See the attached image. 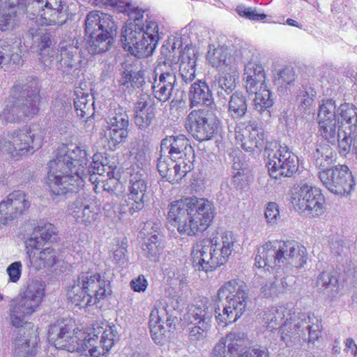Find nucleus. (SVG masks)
I'll list each match as a JSON object with an SVG mask.
<instances>
[{"label": "nucleus", "mask_w": 357, "mask_h": 357, "mask_svg": "<svg viewBox=\"0 0 357 357\" xmlns=\"http://www.w3.org/2000/svg\"><path fill=\"white\" fill-rule=\"evenodd\" d=\"M88 93H81V95L77 94V98L74 100V106L76 114L81 118L87 117L93 113V103L90 102Z\"/></svg>", "instance_id": "nucleus-44"}, {"label": "nucleus", "mask_w": 357, "mask_h": 357, "mask_svg": "<svg viewBox=\"0 0 357 357\" xmlns=\"http://www.w3.org/2000/svg\"><path fill=\"white\" fill-rule=\"evenodd\" d=\"M112 292L110 282L98 273H82L68 292L72 304L86 307L96 304Z\"/></svg>", "instance_id": "nucleus-7"}, {"label": "nucleus", "mask_w": 357, "mask_h": 357, "mask_svg": "<svg viewBox=\"0 0 357 357\" xmlns=\"http://www.w3.org/2000/svg\"><path fill=\"white\" fill-rule=\"evenodd\" d=\"M25 251L30 265L37 270L55 269L63 262L58 250L52 247L40 249L34 239H26Z\"/></svg>", "instance_id": "nucleus-15"}, {"label": "nucleus", "mask_w": 357, "mask_h": 357, "mask_svg": "<svg viewBox=\"0 0 357 357\" xmlns=\"http://www.w3.org/2000/svg\"><path fill=\"white\" fill-rule=\"evenodd\" d=\"M264 132L255 121L238 123L235 128V137L243 149L253 151L264 145Z\"/></svg>", "instance_id": "nucleus-19"}, {"label": "nucleus", "mask_w": 357, "mask_h": 357, "mask_svg": "<svg viewBox=\"0 0 357 357\" xmlns=\"http://www.w3.org/2000/svg\"><path fill=\"white\" fill-rule=\"evenodd\" d=\"M126 238H123L122 240H116L115 245L118 246L116 249L114 248V259L117 263L123 264L126 262Z\"/></svg>", "instance_id": "nucleus-61"}, {"label": "nucleus", "mask_w": 357, "mask_h": 357, "mask_svg": "<svg viewBox=\"0 0 357 357\" xmlns=\"http://www.w3.org/2000/svg\"><path fill=\"white\" fill-rule=\"evenodd\" d=\"M206 61L220 72L234 70L237 66L236 57L225 45H218L210 49L206 54Z\"/></svg>", "instance_id": "nucleus-25"}, {"label": "nucleus", "mask_w": 357, "mask_h": 357, "mask_svg": "<svg viewBox=\"0 0 357 357\" xmlns=\"http://www.w3.org/2000/svg\"><path fill=\"white\" fill-rule=\"evenodd\" d=\"M335 111L336 104L334 100L331 98L322 100L319 107L317 120L336 121L337 116Z\"/></svg>", "instance_id": "nucleus-45"}, {"label": "nucleus", "mask_w": 357, "mask_h": 357, "mask_svg": "<svg viewBox=\"0 0 357 357\" xmlns=\"http://www.w3.org/2000/svg\"><path fill=\"white\" fill-rule=\"evenodd\" d=\"M254 94L255 95L254 106L255 109L260 113L266 111L273 106V101L271 98V92L268 89L267 85L264 86V89H259V90H257V93H255Z\"/></svg>", "instance_id": "nucleus-42"}, {"label": "nucleus", "mask_w": 357, "mask_h": 357, "mask_svg": "<svg viewBox=\"0 0 357 357\" xmlns=\"http://www.w3.org/2000/svg\"><path fill=\"white\" fill-rule=\"evenodd\" d=\"M201 223H210L213 218L211 204L204 198L185 197L172 202L167 219L170 223H193L195 218Z\"/></svg>", "instance_id": "nucleus-9"}, {"label": "nucleus", "mask_w": 357, "mask_h": 357, "mask_svg": "<svg viewBox=\"0 0 357 357\" xmlns=\"http://www.w3.org/2000/svg\"><path fill=\"white\" fill-rule=\"evenodd\" d=\"M70 328L63 321L52 324L48 331L49 342L56 349L80 353L79 357H100L113 347L116 331L112 327L106 328L98 340L94 331H74L70 335Z\"/></svg>", "instance_id": "nucleus-2"}, {"label": "nucleus", "mask_w": 357, "mask_h": 357, "mask_svg": "<svg viewBox=\"0 0 357 357\" xmlns=\"http://www.w3.org/2000/svg\"><path fill=\"white\" fill-rule=\"evenodd\" d=\"M323 185L331 192L348 195L354 190L356 182L351 171L346 165H336L320 174Z\"/></svg>", "instance_id": "nucleus-14"}, {"label": "nucleus", "mask_w": 357, "mask_h": 357, "mask_svg": "<svg viewBox=\"0 0 357 357\" xmlns=\"http://www.w3.org/2000/svg\"><path fill=\"white\" fill-rule=\"evenodd\" d=\"M195 56L190 57L188 52L184 50L181 55L179 72L186 83L193 81L195 78Z\"/></svg>", "instance_id": "nucleus-39"}, {"label": "nucleus", "mask_w": 357, "mask_h": 357, "mask_svg": "<svg viewBox=\"0 0 357 357\" xmlns=\"http://www.w3.org/2000/svg\"><path fill=\"white\" fill-rule=\"evenodd\" d=\"M86 155V150L77 145L63 144L57 148L56 158L49 162L45 182L51 195H63L84 185L79 171Z\"/></svg>", "instance_id": "nucleus-1"}, {"label": "nucleus", "mask_w": 357, "mask_h": 357, "mask_svg": "<svg viewBox=\"0 0 357 357\" xmlns=\"http://www.w3.org/2000/svg\"><path fill=\"white\" fill-rule=\"evenodd\" d=\"M317 96L315 90L312 87L305 88L303 90H300L296 97V100L299 103V106L304 109H310L313 105L314 100Z\"/></svg>", "instance_id": "nucleus-54"}, {"label": "nucleus", "mask_w": 357, "mask_h": 357, "mask_svg": "<svg viewBox=\"0 0 357 357\" xmlns=\"http://www.w3.org/2000/svg\"><path fill=\"white\" fill-rule=\"evenodd\" d=\"M306 248L294 241H268L258 248L255 266L258 268H301L306 263Z\"/></svg>", "instance_id": "nucleus-4"}, {"label": "nucleus", "mask_w": 357, "mask_h": 357, "mask_svg": "<svg viewBox=\"0 0 357 357\" xmlns=\"http://www.w3.org/2000/svg\"><path fill=\"white\" fill-rule=\"evenodd\" d=\"M34 1L38 3L45 2L44 6L39 9L38 14V21L42 25L62 24L65 22V20H61L64 17L62 0Z\"/></svg>", "instance_id": "nucleus-26"}, {"label": "nucleus", "mask_w": 357, "mask_h": 357, "mask_svg": "<svg viewBox=\"0 0 357 357\" xmlns=\"http://www.w3.org/2000/svg\"><path fill=\"white\" fill-rule=\"evenodd\" d=\"M31 202L24 191L17 190L10 192L6 200L0 202V223H8L24 214L30 208Z\"/></svg>", "instance_id": "nucleus-20"}, {"label": "nucleus", "mask_w": 357, "mask_h": 357, "mask_svg": "<svg viewBox=\"0 0 357 357\" xmlns=\"http://www.w3.org/2000/svg\"><path fill=\"white\" fill-rule=\"evenodd\" d=\"M102 12L98 10H93L89 12L85 20V31L86 34L91 38L94 39L98 32L100 31V26L101 23Z\"/></svg>", "instance_id": "nucleus-46"}, {"label": "nucleus", "mask_w": 357, "mask_h": 357, "mask_svg": "<svg viewBox=\"0 0 357 357\" xmlns=\"http://www.w3.org/2000/svg\"><path fill=\"white\" fill-rule=\"evenodd\" d=\"M238 357H270L268 350L264 347L257 346L249 348Z\"/></svg>", "instance_id": "nucleus-64"}, {"label": "nucleus", "mask_w": 357, "mask_h": 357, "mask_svg": "<svg viewBox=\"0 0 357 357\" xmlns=\"http://www.w3.org/2000/svg\"><path fill=\"white\" fill-rule=\"evenodd\" d=\"M156 115L155 100L150 95L142 94L134 105V121L140 129L148 128Z\"/></svg>", "instance_id": "nucleus-23"}, {"label": "nucleus", "mask_w": 357, "mask_h": 357, "mask_svg": "<svg viewBox=\"0 0 357 357\" xmlns=\"http://www.w3.org/2000/svg\"><path fill=\"white\" fill-rule=\"evenodd\" d=\"M172 310L169 309L167 304L159 303L150 314L149 328L153 340L156 344H161L165 337L166 328H172Z\"/></svg>", "instance_id": "nucleus-21"}, {"label": "nucleus", "mask_w": 357, "mask_h": 357, "mask_svg": "<svg viewBox=\"0 0 357 357\" xmlns=\"http://www.w3.org/2000/svg\"><path fill=\"white\" fill-rule=\"evenodd\" d=\"M265 217L268 223H275L280 220L278 205L275 202H269L265 210Z\"/></svg>", "instance_id": "nucleus-63"}, {"label": "nucleus", "mask_w": 357, "mask_h": 357, "mask_svg": "<svg viewBox=\"0 0 357 357\" xmlns=\"http://www.w3.org/2000/svg\"><path fill=\"white\" fill-rule=\"evenodd\" d=\"M128 136V128L109 127L107 138L114 146L120 144Z\"/></svg>", "instance_id": "nucleus-56"}, {"label": "nucleus", "mask_w": 357, "mask_h": 357, "mask_svg": "<svg viewBox=\"0 0 357 357\" xmlns=\"http://www.w3.org/2000/svg\"><path fill=\"white\" fill-rule=\"evenodd\" d=\"M295 211L308 213L312 217H319L326 211L325 197L320 189L303 185L296 191L291 200Z\"/></svg>", "instance_id": "nucleus-13"}, {"label": "nucleus", "mask_w": 357, "mask_h": 357, "mask_svg": "<svg viewBox=\"0 0 357 357\" xmlns=\"http://www.w3.org/2000/svg\"><path fill=\"white\" fill-rule=\"evenodd\" d=\"M96 202L89 196H79L68 207V215L77 223H91L98 213Z\"/></svg>", "instance_id": "nucleus-22"}, {"label": "nucleus", "mask_w": 357, "mask_h": 357, "mask_svg": "<svg viewBox=\"0 0 357 357\" xmlns=\"http://www.w3.org/2000/svg\"><path fill=\"white\" fill-rule=\"evenodd\" d=\"M245 335L242 332H231L225 337L220 339H225V345L227 344L228 354L231 356L236 354L245 344Z\"/></svg>", "instance_id": "nucleus-43"}, {"label": "nucleus", "mask_w": 357, "mask_h": 357, "mask_svg": "<svg viewBox=\"0 0 357 357\" xmlns=\"http://www.w3.org/2000/svg\"><path fill=\"white\" fill-rule=\"evenodd\" d=\"M357 121V112L356 107L349 103L342 104L338 109L337 122L338 131L343 130L351 132L352 127Z\"/></svg>", "instance_id": "nucleus-31"}, {"label": "nucleus", "mask_w": 357, "mask_h": 357, "mask_svg": "<svg viewBox=\"0 0 357 357\" xmlns=\"http://www.w3.org/2000/svg\"><path fill=\"white\" fill-rule=\"evenodd\" d=\"M44 291L45 288L41 282L32 280L28 284L22 297L13 301L10 316L13 326H22L25 317L37 310L43 300Z\"/></svg>", "instance_id": "nucleus-10"}, {"label": "nucleus", "mask_w": 357, "mask_h": 357, "mask_svg": "<svg viewBox=\"0 0 357 357\" xmlns=\"http://www.w3.org/2000/svg\"><path fill=\"white\" fill-rule=\"evenodd\" d=\"M243 80L249 95H253L259 89H264L267 83L264 66L259 63L249 61L245 66Z\"/></svg>", "instance_id": "nucleus-24"}, {"label": "nucleus", "mask_w": 357, "mask_h": 357, "mask_svg": "<svg viewBox=\"0 0 357 357\" xmlns=\"http://www.w3.org/2000/svg\"><path fill=\"white\" fill-rule=\"evenodd\" d=\"M296 77V76L294 69L287 66L280 70L278 77H275V82H277L280 87L287 89L294 83Z\"/></svg>", "instance_id": "nucleus-52"}, {"label": "nucleus", "mask_w": 357, "mask_h": 357, "mask_svg": "<svg viewBox=\"0 0 357 357\" xmlns=\"http://www.w3.org/2000/svg\"><path fill=\"white\" fill-rule=\"evenodd\" d=\"M344 133L343 137L338 139V151L340 155L347 156L351 150L354 139L350 136L349 130H342Z\"/></svg>", "instance_id": "nucleus-57"}, {"label": "nucleus", "mask_w": 357, "mask_h": 357, "mask_svg": "<svg viewBox=\"0 0 357 357\" xmlns=\"http://www.w3.org/2000/svg\"><path fill=\"white\" fill-rule=\"evenodd\" d=\"M100 33L95 37L96 45L100 51L105 52L109 50L114 38L116 35L117 26L112 15L102 13Z\"/></svg>", "instance_id": "nucleus-28"}, {"label": "nucleus", "mask_w": 357, "mask_h": 357, "mask_svg": "<svg viewBox=\"0 0 357 357\" xmlns=\"http://www.w3.org/2000/svg\"><path fill=\"white\" fill-rule=\"evenodd\" d=\"M41 142L40 137L32 134L30 128H24L12 133L8 141L4 142L3 149L13 157L21 156L39 148Z\"/></svg>", "instance_id": "nucleus-17"}, {"label": "nucleus", "mask_w": 357, "mask_h": 357, "mask_svg": "<svg viewBox=\"0 0 357 357\" xmlns=\"http://www.w3.org/2000/svg\"><path fill=\"white\" fill-rule=\"evenodd\" d=\"M56 235L57 231L54 225H38L34 227L31 236L27 239H34L38 242V246H42L47 242L55 241Z\"/></svg>", "instance_id": "nucleus-36"}, {"label": "nucleus", "mask_w": 357, "mask_h": 357, "mask_svg": "<svg viewBox=\"0 0 357 357\" xmlns=\"http://www.w3.org/2000/svg\"><path fill=\"white\" fill-rule=\"evenodd\" d=\"M213 307L206 297L196 299L190 307L188 312V319H204L213 317Z\"/></svg>", "instance_id": "nucleus-33"}, {"label": "nucleus", "mask_w": 357, "mask_h": 357, "mask_svg": "<svg viewBox=\"0 0 357 357\" xmlns=\"http://www.w3.org/2000/svg\"><path fill=\"white\" fill-rule=\"evenodd\" d=\"M303 318H301L298 317V321H300L301 327L299 331H298V337L293 338L294 340H299L300 338V333H303L304 330H307L309 333V341L314 342L317 340L320 336L319 326V325H310V317L307 316H303Z\"/></svg>", "instance_id": "nucleus-50"}, {"label": "nucleus", "mask_w": 357, "mask_h": 357, "mask_svg": "<svg viewBox=\"0 0 357 357\" xmlns=\"http://www.w3.org/2000/svg\"><path fill=\"white\" fill-rule=\"evenodd\" d=\"M263 319L270 331L279 329L281 339L286 344L292 342L291 338L298 337L301 327L298 316L284 306L272 307L264 312Z\"/></svg>", "instance_id": "nucleus-11"}, {"label": "nucleus", "mask_w": 357, "mask_h": 357, "mask_svg": "<svg viewBox=\"0 0 357 357\" xmlns=\"http://www.w3.org/2000/svg\"><path fill=\"white\" fill-rule=\"evenodd\" d=\"M121 173L116 167L112 169L107 173V178L102 181V188L110 193H117L123 189V185L121 181Z\"/></svg>", "instance_id": "nucleus-40"}, {"label": "nucleus", "mask_w": 357, "mask_h": 357, "mask_svg": "<svg viewBox=\"0 0 357 357\" xmlns=\"http://www.w3.org/2000/svg\"><path fill=\"white\" fill-rule=\"evenodd\" d=\"M20 56L17 53H13V47L5 41H0V66L18 63Z\"/></svg>", "instance_id": "nucleus-49"}, {"label": "nucleus", "mask_w": 357, "mask_h": 357, "mask_svg": "<svg viewBox=\"0 0 357 357\" xmlns=\"http://www.w3.org/2000/svg\"><path fill=\"white\" fill-rule=\"evenodd\" d=\"M189 100L190 107L211 104L212 93L206 82L199 79L191 85Z\"/></svg>", "instance_id": "nucleus-30"}, {"label": "nucleus", "mask_w": 357, "mask_h": 357, "mask_svg": "<svg viewBox=\"0 0 357 357\" xmlns=\"http://www.w3.org/2000/svg\"><path fill=\"white\" fill-rule=\"evenodd\" d=\"M247 108L246 98L242 93L235 92L231 96L228 112L233 119L243 117L247 112Z\"/></svg>", "instance_id": "nucleus-37"}, {"label": "nucleus", "mask_w": 357, "mask_h": 357, "mask_svg": "<svg viewBox=\"0 0 357 357\" xmlns=\"http://www.w3.org/2000/svg\"><path fill=\"white\" fill-rule=\"evenodd\" d=\"M142 250L146 257L155 261L162 250L158 236L155 234L151 235L147 241H145L142 245Z\"/></svg>", "instance_id": "nucleus-48"}, {"label": "nucleus", "mask_w": 357, "mask_h": 357, "mask_svg": "<svg viewBox=\"0 0 357 357\" xmlns=\"http://www.w3.org/2000/svg\"><path fill=\"white\" fill-rule=\"evenodd\" d=\"M195 157V152H192L190 155L186 154L178 156V158H172L176 169L177 168L174 173L176 172L177 174L172 175L171 178L173 180L181 181L193 169Z\"/></svg>", "instance_id": "nucleus-35"}, {"label": "nucleus", "mask_w": 357, "mask_h": 357, "mask_svg": "<svg viewBox=\"0 0 357 357\" xmlns=\"http://www.w3.org/2000/svg\"><path fill=\"white\" fill-rule=\"evenodd\" d=\"M157 168L160 175L166 181H168L172 184L177 183L181 181L173 180L171 177L172 175L177 174V172H174L177 170L174 165V162L172 158H167V156H161L158 161Z\"/></svg>", "instance_id": "nucleus-41"}, {"label": "nucleus", "mask_w": 357, "mask_h": 357, "mask_svg": "<svg viewBox=\"0 0 357 357\" xmlns=\"http://www.w3.org/2000/svg\"><path fill=\"white\" fill-rule=\"evenodd\" d=\"M288 286L285 277L274 278L267 281L261 288V294L264 297H275L284 293Z\"/></svg>", "instance_id": "nucleus-38"}, {"label": "nucleus", "mask_w": 357, "mask_h": 357, "mask_svg": "<svg viewBox=\"0 0 357 357\" xmlns=\"http://www.w3.org/2000/svg\"><path fill=\"white\" fill-rule=\"evenodd\" d=\"M161 150L167 152V158H178V156L195 152L189 139L183 135L167 136L162 140Z\"/></svg>", "instance_id": "nucleus-27"}, {"label": "nucleus", "mask_w": 357, "mask_h": 357, "mask_svg": "<svg viewBox=\"0 0 357 357\" xmlns=\"http://www.w3.org/2000/svg\"><path fill=\"white\" fill-rule=\"evenodd\" d=\"M233 168L236 172H234V181L236 183L237 187L241 189H244L249 185L251 180V176L246 169L241 167L240 163H234Z\"/></svg>", "instance_id": "nucleus-53"}, {"label": "nucleus", "mask_w": 357, "mask_h": 357, "mask_svg": "<svg viewBox=\"0 0 357 357\" xmlns=\"http://www.w3.org/2000/svg\"><path fill=\"white\" fill-rule=\"evenodd\" d=\"M269 175L275 179L290 177L298 169L297 156L287 146H280L267 164Z\"/></svg>", "instance_id": "nucleus-16"}, {"label": "nucleus", "mask_w": 357, "mask_h": 357, "mask_svg": "<svg viewBox=\"0 0 357 357\" xmlns=\"http://www.w3.org/2000/svg\"><path fill=\"white\" fill-rule=\"evenodd\" d=\"M22 272V264L21 261L13 262L6 268V273L9 278L8 280L14 283L20 280Z\"/></svg>", "instance_id": "nucleus-62"}, {"label": "nucleus", "mask_w": 357, "mask_h": 357, "mask_svg": "<svg viewBox=\"0 0 357 357\" xmlns=\"http://www.w3.org/2000/svg\"><path fill=\"white\" fill-rule=\"evenodd\" d=\"M338 123L336 121H318V132L325 144L334 146L337 136L340 137V131L337 132Z\"/></svg>", "instance_id": "nucleus-34"}, {"label": "nucleus", "mask_w": 357, "mask_h": 357, "mask_svg": "<svg viewBox=\"0 0 357 357\" xmlns=\"http://www.w3.org/2000/svg\"><path fill=\"white\" fill-rule=\"evenodd\" d=\"M152 89L154 97L159 101L165 102L170 99L174 88L153 83Z\"/></svg>", "instance_id": "nucleus-58"}, {"label": "nucleus", "mask_w": 357, "mask_h": 357, "mask_svg": "<svg viewBox=\"0 0 357 357\" xmlns=\"http://www.w3.org/2000/svg\"><path fill=\"white\" fill-rule=\"evenodd\" d=\"M237 13L240 16L253 21H261L266 18V14L258 13L256 10L243 6L237 8Z\"/></svg>", "instance_id": "nucleus-60"}, {"label": "nucleus", "mask_w": 357, "mask_h": 357, "mask_svg": "<svg viewBox=\"0 0 357 357\" xmlns=\"http://www.w3.org/2000/svg\"><path fill=\"white\" fill-rule=\"evenodd\" d=\"M147 188L146 181L142 175L139 173L131 174L128 193H127L121 202L122 213L134 214L142 210L144 206V195Z\"/></svg>", "instance_id": "nucleus-18"}, {"label": "nucleus", "mask_w": 357, "mask_h": 357, "mask_svg": "<svg viewBox=\"0 0 357 357\" xmlns=\"http://www.w3.org/2000/svg\"><path fill=\"white\" fill-rule=\"evenodd\" d=\"M174 227H176L178 231L181 234H186L188 236H194L197 234L199 231L201 232L207 229L209 225H199L201 227H198V225H171Z\"/></svg>", "instance_id": "nucleus-59"}, {"label": "nucleus", "mask_w": 357, "mask_h": 357, "mask_svg": "<svg viewBox=\"0 0 357 357\" xmlns=\"http://www.w3.org/2000/svg\"><path fill=\"white\" fill-rule=\"evenodd\" d=\"M144 11L131 7L128 12V20L122 31L121 40L124 49L137 58L152 54L159 40L158 26L153 21L143 23Z\"/></svg>", "instance_id": "nucleus-3"}, {"label": "nucleus", "mask_w": 357, "mask_h": 357, "mask_svg": "<svg viewBox=\"0 0 357 357\" xmlns=\"http://www.w3.org/2000/svg\"><path fill=\"white\" fill-rule=\"evenodd\" d=\"M220 300H225L223 308L215 310L217 322L227 326L236 321L247 307L248 294L245 283L232 280L225 282L218 291Z\"/></svg>", "instance_id": "nucleus-8"}, {"label": "nucleus", "mask_w": 357, "mask_h": 357, "mask_svg": "<svg viewBox=\"0 0 357 357\" xmlns=\"http://www.w3.org/2000/svg\"><path fill=\"white\" fill-rule=\"evenodd\" d=\"M236 71L237 66H236V68L234 70L221 72L222 75L218 79V84L227 93L231 92L236 86Z\"/></svg>", "instance_id": "nucleus-51"}, {"label": "nucleus", "mask_w": 357, "mask_h": 357, "mask_svg": "<svg viewBox=\"0 0 357 357\" xmlns=\"http://www.w3.org/2000/svg\"><path fill=\"white\" fill-rule=\"evenodd\" d=\"M314 165L318 169V176L320 178V174L323 172L331 169V166L336 161V153L332 145L325 143H320L314 155Z\"/></svg>", "instance_id": "nucleus-29"}, {"label": "nucleus", "mask_w": 357, "mask_h": 357, "mask_svg": "<svg viewBox=\"0 0 357 357\" xmlns=\"http://www.w3.org/2000/svg\"><path fill=\"white\" fill-rule=\"evenodd\" d=\"M185 127L196 140L208 141L218 134L220 120L211 111L194 109L186 117Z\"/></svg>", "instance_id": "nucleus-12"}, {"label": "nucleus", "mask_w": 357, "mask_h": 357, "mask_svg": "<svg viewBox=\"0 0 357 357\" xmlns=\"http://www.w3.org/2000/svg\"><path fill=\"white\" fill-rule=\"evenodd\" d=\"M153 84L174 88L176 83V72L172 63L167 61L159 64L155 70Z\"/></svg>", "instance_id": "nucleus-32"}, {"label": "nucleus", "mask_w": 357, "mask_h": 357, "mask_svg": "<svg viewBox=\"0 0 357 357\" xmlns=\"http://www.w3.org/2000/svg\"><path fill=\"white\" fill-rule=\"evenodd\" d=\"M234 241L233 233L225 231L220 237L197 243L191 252L194 268L208 272L223 265L234 250Z\"/></svg>", "instance_id": "nucleus-5"}, {"label": "nucleus", "mask_w": 357, "mask_h": 357, "mask_svg": "<svg viewBox=\"0 0 357 357\" xmlns=\"http://www.w3.org/2000/svg\"><path fill=\"white\" fill-rule=\"evenodd\" d=\"M40 86L36 78H31L24 84H15L10 89L9 105L2 112L3 118L10 122L22 117L32 118L38 114L42 100Z\"/></svg>", "instance_id": "nucleus-6"}, {"label": "nucleus", "mask_w": 357, "mask_h": 357, "mask_svg": "<svg viewBox=\"0 0 357 357\" xmlns=\"http://www.w3.org/2000/svg\"><path fill=\"white\" fill-rule=\"evenodd\" d=\"M36 348L30 346L24 337H17L14 341L13 354L15 357H35Z\"/></svg>", "instance_id": "nucleus-47"}, {"label": "nucleus", "mask_w": 357, "mask_h": 357, "mask_svg": "<svg viewBox=\"0 0 357 357\" xmlns=\"http://www.w3.org/2000/svg\"><path fill=\"white\" fill-rule=\"evenodd\" d=\"M109 127L116 128H128L129 125L128 114L119 107L115 109L114 114L109 118Z\"/></svg>", "instance_id": "nucleus-55"}]
</instances>
